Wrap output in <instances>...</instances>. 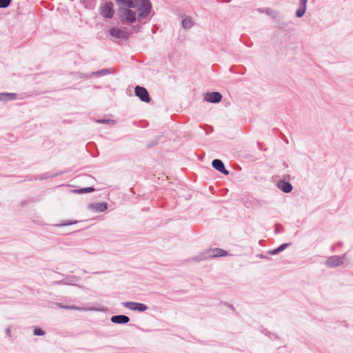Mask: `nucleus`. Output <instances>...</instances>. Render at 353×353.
Here are the masks:
<instances>
[{
    "label": "nucleus",
    "mask_w": 353,
    "mask_h": 353,
    "mask_svg": "<svg viewBox=\"0 0 353 353\" xmlns=\"http://www.w3.org/2000/svg\"><path fill=\"white\" fill-rule=\"evenodd\" d=\"M123 7L132 8L138 12V19L146 17L151 10V3L149 0H117Z\"/></svg>",
    "instance_id": "obj_1"
},
{
    "label": "nucleus",
    "mask_w": 353,
    "mask_h": 353,
    "mask_svg": "<svg viewBox=\"0 0 353 353\" xmlns=\"http://www.w3.org/2000/svg\"><path fill=\"white\" fill-rule=\"evenodd\" d=\"M228 255V252L222 249L213 248L208 249L202 252L199 255L194 256L192 261L199 262L203 260H208L215 257L225 256Z\"/></svg>",
    "instance_id": "obj_2"
},
{
    "label": "nucleus",
    "mask_w": 353,
    "mask_h": 353,
    "mask_svg": "<svg viewBox=\"0 0 353 353\" xmlns=\"http://www.w3.org/2000/svg\"><path fill=\"white\" fill-rule=\"evenodd\" d=\"M137 10L128 7H121L119 15L121 21L125 23H132L136 21Z\"/></svg>",
    "instance_id": "obj_3"
},
{
    "label": "nucleus",
    "mask_w": 353,
    "mask_h": 353,
    "mask_svg": "<svg viewBox=\"0 0 353 353\" xmlns=\"http://www.w3.org/2000/svg\"><path fill=\"white\" fill-rule=\"evenodd\" d=\"M121 305L125 308L132 310L143 312L147 310L148 306L141 303H137L134 301H127L121 303Z\"/></svg>",
    "instance_id": "obj_4"
},
{
    "label": "nucleus",
    "mask_w": 353,
    "mask_h": 353,
    "mask_svg": "<svg viewBox=\"0 0 353 353\" xmlns=\"http://www.w3.org/2000/svg\"><path fill=\"white\" fill-rule=\"evenodd\" d=\"M58 307L62 309L75 310V311H90V312H105L106 310L103 307H81L74 305H65L62 303H58Z\"/></svg>",
    "instance_id": "obj_5"
},
{
    "label": "nucleus",
    "mask_w": 353,
    "mask_h": 353,
    "mask_svg": "<svg viewBox=\"0 0 353 353\" xmlns=\"http://www.w3.org/2000/svg\"><path fill=\"white\" fill-rule=\"evenodd\" d=\"M114 5L112 2H107L101 8V14L107 19H110L114 14Z\"/></svg>",
    "instance_id": "obj_6"
},
{
    "label": "nucleus",
    "mask_w": 353,
    "mask_h": 353,
    "mask_svg": "<svg viewBox=\"0 0 353 353\" xmlns=\"http://www.w3.org/2000/svg\"><path fill=\"white\" fill-rule=\"evenodd\" d=\"M134 92L137 97H138L142 101L148 103L150 101V95L147 90L139 85L135 87Z\"/></svg>",
    "instance_id": "obj_7"
},
{
    "label": "nucleus",
    "mask_w": 353,
    "mask_h": 353,
    "mask_svg": "<svg viewBox=\"0 0 353 353\" xmlns=\"http://www.w3.org/2000/svg\"><path fill=\"white\" fill-rule=\"evenodd\" d=\"M110 34L114 38L125 39L128 37V33L125 29L112 28L109 31Z\"/></svg>",
    "instance_id": "obj_8"
},
{
    "label": "nucleus",
    "mask_w": 353,
    "mask_h": 353,
    "mask_svg": "<svg viewBox=\"0 0 353 353\" xmlns=\"http://www.w3.org/2000/svg\"><path fill=\"white\" fill-rule=\"evenodd\" d=\"M345 255L343 256H332L327 259L326 263L327 266L334 268L343 264L344 261Z\"/></svg>",
    "instance_id": "obj_9"
},
{
    "label": "nucleus",
    "mask_w": 353,
    "mask_h": 353,
    "mask_svg": "<svg viewBox=\"0 0 353 353\" xmlns=\"http://www.w3.org/2000/svg\"><path fill=\"white\" fill-rule=\"evenodd\" d=\"M204 99L210 103H219L222 99V95L218 92H208L205 94Z\"/></svg>",
    "instance_id": "obj_10"
},
{
    "label": "nucleus",
    "mask_w": 353,
    "mask_h": 353,
    "mask_svg": "<svg viewBox=\"0 0 353 353\" xmlns=\"http://www.w3.org/2000/svg\"><path fill=\"white\" fill-rule=\"evenodd\" d=\"M90 210L96 212H104L108 208V204L105 202L92 203L88 205Z\"/></svg>",
    "instance_id": "obj_11"
},
{
    "label": "nucleus",
    "mask_w": 353,
    "mask_h": 353,
    "mask_svg": "<svg viewBox=\"0 0 353 353\" xmlns=\"http://www.w3.org/2000/svg\"><path fill=\"white\" fill-rule=\"evenodd\" d=\"M212 167L220 172L228 175L229 171L225 168V165L222 161L219 159H214L212 162Z\"/></svg>",
    "instance_id": "obj_12"
},
{
    "label": "nucleus",
    "mask_w": 353,
    "mask_h": 353,
    "mask_svg": "<svg viewBox=\"0 0 353 353\" xmlns=\"http://www.w3.org/2000/svg\"><path fill=\"white\" fill-rule=\"evenodd\" d=\"M110 320L115 324H125L130 321V318L125 315H114L111 317Z\"/></svg>",
    "instance_id": "obj_13"
},
{
    "label": "nucleus",
    "mask_w": 353,
    "mask_h": 353,
    "mask_svg": "<svg viewBox=\"0 0 353 353\" xmlns=\"http://www.w3.org/2000/svg\"><path fill=\"white\" fill-rule=\"evenodd\" d=\"M277 187L281 190L283 192H285V193H289L292 191V185L288 183V182H286L285 181H283V180H281V181H279L278 183H277Z\"/></svg>",
    "instance_id": "obj_14"
},
{
    "label": "nucleus",
    "mask_w": 353,
    "mask_h": 353,
    "mask_svg": "<svg viewBox=\"0 0 353 353\" xmlns=\"http://www.w3.org/2000/svg\"><path fill=\"white\" fill-rule=\"evenodd\" d=\"M17 94L11 92L0 93V101H14L17 99Z\"/></svg>",
    "instance_id": "obj_15"
},
{
    "label": "nucleus",
    "mask_w": 353,
    "mask_h": 353,
    "mask_svg": "<svg viewBox=\"0 0 353 353\" xmlns=\"http://www.w3.org/2000/svg\"><path fill=\"white\" fill-rule=\"evenodd\" d=\"M307 0H300V6L298 10L296 12V15L297 17H301L306 10V4Z\"/></svg>",
    "instance_id": "obj_16"
},
{
    "label": "nucleus",
    "mask_w": 353,
    "mask_h": 353,
    "mask_svg": "<svg viewBox=\"0 0 353 353\" xmlns=\"http://www.w3.org/2000/svg\"><path fill=\"white\" fill-rule=\"evenodd\" d=\"M290 244L288 243H283L279 247H278L276 249L269 250L268 253L270 255H275L281 252V251L284 250L286 248L289 246Z\"/></svg>",
    "instance_id": "obj_17"
},
{
    "label": "nucleus",
    "mask_w": 353,
    "mask_h": 353,
    "mask_svg": "<svg viewBox=\"0 0 353 353\" xmlns=\"http://www.w3.org/2000/svg\"><path fill=\"white\" fill-rule=\"evenodd\" d=\"M182 26L185 29H189L193 26V21L190 18H185L181 22Z\"/></svg>",
    "instance_id": "obj_18"
},
{
    "label": "nucleus",
    "mask_w": 353,
    "mask_h": 353,
    "mask_svg": "<svg viewBox=\"0 0 353 353\" xmlns=\"http://www.w3.org/2000/svg\"><path fill=\"white\" fill-rule=\"evenodd\" d=\"M94 190V189L93 188L89 187V188H81V189H78V190H74V192H76L78 194H83V193L91 192H93Z\"/></svg>",
    "instance_id": "obj_19"
},
{
    "label": "nucleus",
    "mask_w": 353,
    "mask_h": 353,
    "mask_svg": "<svg viewBox=\"0 0 353 353\" xmlns=\"http://www.w3.org/2000/svg\"><path fill=\"white\" fill-rule=\"evenodd\" d=\"M11 0H0V8H6L10 4Z\"/></svg>",
    "instance_id": "obj_20"
},
{
    "label": "nucleus",
    "mask_w": 353,
    "mask_h": 353,
    "mask_svg": "<svg viewBox=\"0 0 353 353\" xmlns=\"http://www.w3.org/2000/svg\"><path fill=\"white\" fill-rule=\"evenodd\" d=\"M97 123H108V124H111V125H114L115 124V121H114L109 120V119H99V120H97Z\"/></svg>",
    "instance_id": "obj_21"
},
{
    "label": "nucleus",
    "mask_w": 353,
    "mask_h": 353,
    "mask_svg": "<svg viewBox=\"0 0 353 353\" xmlns=\"http://www.w3.org/2000/svg\"><path fill=\"white\" fill-rule=\"evenodd\" d=\"M33 333L36 336H43L45 334L44 331H43L41 329L38 328V327H37L34 330Z\"/></svg>",
    "instance_id": "obj_22"
},
{
    "label": "nucleus",
    "mask_w": 353,
    "mask_h": 353,
    "mask_svg": "<svg viewBox=\"0 0 353 353\" xmlns=\"http://www.w3.org/2000/svg\"><path fill=\"white\" fill-rule=\"evenodd\" d=\"M110 72L108 69H103V70H99L97 71V72H94L93 74H101V75H105V74H109Z\"/></svg>",
    "instance_id": "obj_23"
},
{
    "label": "nucleus",
    "mask_w": 353,
    "mask_h": 353,
    "mask_svg": "<svg viewBox=\"0 0 353 353\" xmlns=\"http://www.w3.org/2000/svg\"><path fill=\"white\" fill-rule=\"evenodd\" d=\"M265 13L270 16L275 17V12L270 8H265Z\"/></svg>",
    "instance_id": "obj_24"
},
{
    "label": "nucleus",
    "mask_w": 353,
    "mask_h": 353,
    "mask_svg": "<svg viewBox=\"0 0 353 353\" xmlns=\"http://www.w3.org/2000/svg\"><path fill=\"white\" fill-rule=\"evenodd\" d=\"M6 333L8 336H10V327H8L6 330Z\"/></svg>",
    "instance_id": "obj_25"
},
{
    "label": "nucleus",
    "mask_w": 353,
    "mask_h": 353,
    "mask_svg": "<svg viewBox=\"0 0 353 353\" xmlns=\"http://www.w3.org/2000/svg\"><path fill=\"white\" fill-rule=\"evenodd\" d=\"M76 223H77L76 221L70 222V223H64L62 224V225H71V224Z\"/></svg>",
    "instance_id": "obj_26"
},
{
    "label": "nucleus",
    "mask_w": 353,
    "mask_h": 353,
    "mask_svg": "<svg viewBox=\"0 0 353 353\" xmlns=\"http://www.w3.org/2000/svg\"><path fill=\"white\" fill-rule=\"evenodd\" d=\"M258 10L260 12H265V9H263V8H259Z\"/></svg>",
    "instance_id": "obj_27"
}]
</instances>
